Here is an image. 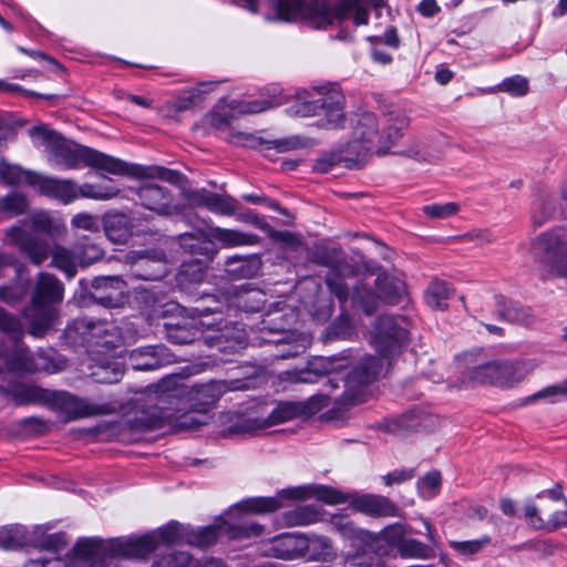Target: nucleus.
I'll return each mask as SVG.
<instances>
[{
	"instance_id": "obj_1",
	"label": "nucleus",
	"mask_w": 567,
	"mask_h": 567,
	"mask_svg": "<svg viewBox=\"0 0 567 567\" xmlns=\"http://www.w3.org/2000/svg\"><path fill=\"white\" fill-rule=\"evenodd\" d=\"M183 540V530L177 524H168L153 533L128 538L102 540L97 538L79 539L73 548L76 558L89 563L90 567H114L113 558H144L163 544Z\"/></svg>"
},
{
	"instance_id": "obj_2",
	"label": "nucleus",
	"mask_w": 567,
	"mask_h": 567,
	"mask_svg": "<svg viewBox=\"0 0 567 567\" xmlns=\"http://www.w3.org/2000/svg\"><path fill=\"white\" fill-rule=\"evenodd\" d=\"M0 329L8 334L0 346V372L2 371H44L55 373L64 368V361L51 357L45 351L30 358L28 349L21 343L23 330L20 321L0 308Z\"/></svg>"
},
{
	"instance_id": "obj_3",
	"label": "nucleus",
	"mask_w": 567,
	"mask_h": 567,
	"mask_svg": "<svg viewBox=\"0 0 567 567\" xmlns=\"http://www.w3.org/2000/svg\"><path fill=\"white\" fill-rule=\"evenodd\" d=\"M29 134L51 146L58 164L66 168H75L83 162L95 169L115 175L122 167L118 158L83 145L68 143L61 135L44 126L32 127L29 130Z\"/></svg>"
},
{
	"instance_id": "obj_4",
	"label": "nucleus",
	"mask_w": 567,
	"mask_h": 567,
	"mask_svg": "<svg viewBox=\"0 0 567 567\" xmlns=\"http://www.w3.org/2000/svg\"><path fill=\"white\" fill-rule=\"evenodd\" d=\"M409 126V118L400 110H392L382 118V131L380 123L373 113L360 114L353 127V135L360 138L367 146L361 147V154L371 152L377 147L379 154H385L402 136Z\"/></svg>"
},
{
	"instance_id": "obj_5",
	"label": "nucleus",
	"mask_w": 567,
	"mask_h": 567,
	"mask_svg": "<svg viewBox=\"0 0 567 567\" xmlns=\"http://www.w3.org/2000/svg\"><path fill=\"white\" fill-rule=\"evenodd\" d=\"M64 286L52 274L40 272L37 276L31 305L24 310L29 332L42 337L53 324L56 310L53 307L63 300Z\"/></svg>"
},
{
	"instance_id": "obj_6",
	"label": "nucleus",
	"mask_w": 567,
	"mask_h": 567,
	"mask_svg": "<svg viewBox=\"0 0 567 567\" xmlns=\"http://www.w3.org/2000/svg\"><path fill=\"white\" fill-rule=\"evenodd\" d=\"M307 498H316L328 505L342 504L349 499L340 491L327 485H305L281 489L272 497H251L245 499L234 506L228 515L236 517L240 512L267 514L281 508L284 499L302 501Z\"/></svg>"
},
{
	"instance_id": "obj_7",
	"label": "nucleus",
	"mask_w": 567,
	"mask_h": 567,
	"mask_svg": "<svg viewBox=\"0 0 567 567\" xmlns=\"http://www.w3.org/2000/svg\"><path fill=\"white\" fill-rule=\"evenodd\" d=\"M346 97L337 86L324 89L318 99L298 101L286 110L290 116L310 117L322 116L318 126L333 130L341 127L346 121Z\"/></svg>"
},
{
	"instance_id": "obj_8",
	"label": "nucleus",
	"mask_w": 567,
	"mask_h": 567,
	"mask_svg": "<svg viewBox=\"0 0 567 567\" xmlns=\"http://www.w3.org/2000/svg\"><path fill=\"white\" fill-rule=\"evenodd\" d=\"M529 373L527 360H494L467 370L471 381L492 384L501 388H513L520 383Z\"/></svg>"
},
{
	"instance_id": "obj_9",
	"label": "nucleus",
	"mask_w": 567,
	"mask_h": 567,
	"mask_svg": "<svg viewBox=\"0 0 567 567\" xmlns=\"http://www.w3.org/2000/svg\"><path fill=\"white\" fill-rule=\"evenodd\" d=\"M262 530L264 527L257 523L246 520L230 523L218 519L209 526L183 528V542L190 546L206 548L215 544L220 534H227L233 539H247L261 535Z\"/></svg>"
},
{
	"instance_id": "obj_10",
	"label": "nucleus",
	"mask_w": 567,
	"mask_h": 567,
	"mask_svg": "<svg viewBox=\"0 0 567 567\" xmlns=\"http://www.w3.org/2000/svg\"><path fill=\"white\" fill-rule=\"evenodd\" d=\"M560 527H567V499L556 484L534 499V529L553 532Z\"/></svg>"
},
{
	"instance_id": "obj_11",
	"label": "nucleus",
	"mask_w": 567,
	"mask_h": 567,
	"mask_svg": "<svg viewBox=\"0 0 567 567\" xmlns=\"http://www.w3.org/2000/svg\"><path fill=\"white\" fill-rule=\"evenodd\" d=\"M408 322L403 317L381 316L371 329V341L382 357L394 354L406 341Z\"/></svg>"
},
{
	"instance_id": "obj_12",
	"label": "nucleus",
	"mask_w": 567,
	"mask_h": 567,
	"mask_svg": "<svg viewBox=\"0 0 567 567\" xmlns=\"http://www.w3.org/2000/svg\"><path fill=\"white\" fill-rule=\"evenodd\" d=\"M194 313L190 316H181L177 318H173L172 320L165 322L164 329L167 339L176 344H188L197 340L202 333V328L206 327L208 329H213L216 324L220 322L207 321L206 312L208 311H219L218 308H200L195 307Z\"/></svg>"
},
{
	"instance_id": "obj_13",
	"label": "nucleus",
	"mask_w": 567,
	"mask_h": 567,
	"mask_svg": "<svg viewBox=\"0 0 567 567\" xmlns=\"http://www.w3.org/2000/svg\"><path fill=\"white\" fill-rule=\"evenodd\" d=\"M382 370L379 359L369 355L359 361L341 381L344 392L341 398L344 404H358L363 401V388L372 383Z\"/></svg>"
},
{
	"instance_id": "obj_14",
	"label": "nucleus",
	"mask_w": 567,
	"mask_h": 567,
	"mask_svg": "<svg viewBox=\"0 0 567 567\" xmlns=\"http://www.w3.org/2000/svg\"><path fill=\"white\" fill-rule=\"evenodd\" d=\"M353 18L355 25L368 23L369 13L360 6V0H340L334 9L326 6H317L315 9L308 10V20L316 28H327L334 21L343 22Z\"/></svg>"
},
{
	"instance_id": "obj_15",
	"label": "nucleus",
	"mask_w": 567,
	"mask_h": 567,
	"mask_svg": "<svg viewBox=\"0 0 567 567\" xmlns=\"http://www.w3.org/2000/svg\"><path fill=\"white\" fill-rule=\"evenodd\" d=\"M8 243L19 249L34 266L42 265L50 256L49 243L19 226H12L6 231Z\"/></svg>"
},
{
	"instance_id": "obj_16",
	"label": "nucleus",
	"mask_w": 567,
	"mask_h": 567,
	"mask_svg": "<svg viewBox=\"0 0 567 567\" xmlns=\"http://www.w3.org/2000/svg\"><path fill=\"white\" fill-rule=\"evenodd\" d=\"M48 406L63 412L66 422L109 412L106 405L91 404L65 391H52Z\"/></svg>"
},
{
	"instance_id": "obj_17",
	"label": "nucleus",
	"mask_w": 567,
	"mask_h": 567,
	"mask_svg": "<svg viewBox=\"0 0 567 567\" xmlns=\"http://www.w3.org/2000/svg\"><path fill=\"white\" fill-rule=\"evenodd\" d=\"M141 205L163 216H172L179 213V207L174 202L173 194L166 187L145 183L136 190Z\"/></svg>"
},
{
	"instance_id": "obj_18",
	"label": "nucleus",
	"mask_w": 567,
	"mask_h": 567,
	"mask_svg": "<svg viewBox=\"0 0 567 567\" xmlns=\"http://www.w3.org/2000/svg\"><path fill=\"white\" fill-rule=\"evenodd\" d=\"M538 249L545 252L544 262L549 264L553 270L563 277H567V259L564 254L567 248V231L558 230L540 235L537 238Z\"/></svg>"
},
{
	"instance_id": "obj_19",
	"label": "nucleus",
	"mask_w": 567,
	"mask_h": 567,
	"mask_svg": "<svg viewBox=\"0 0 567 567\" xmlns=\"http://www.w3.org/2000/svg\"><path fill=\"white\" fill-rule=\"evenodd\" d=\"M349 367L347 358H317L305 370L289 372V380L295 383H316L321 377L339 374Z\"/></svg>"
},
{
	"instance_id": "obj_20",
	"label": "nucleus",
	"mask_w": 567,
	"mask_h": 567,
	"mask_svg": "<svg viewBox=\"0 0 567 567\" xmlns=\"http://www.w3.org/2000/svg\"><path fill=\"white\" fill-rule=\"evenodd\" d=\"M131 367L136 371L156 370L175 361L174 354L164 344L134 349L128 355Z\"/></svg>"
},
{
	"instance_id": "obj_21",
	"label": "nucleus",
	"mask_w": 567,
	"mask_h": 567,
	"mask_svg": "<svg viewBox=\"0 0 567 567\" xmlns=\"http://www.w3.org/2000/svg\"><path fill=\"white\" fill-rule=\"evenodd\" d=\"M92 298L107 308L120 307L125 298V282L118 277H102L93 281Z\"/></svg>"
},
{
	"instance_id": "obj_22",
	"label": "nucleus",
	"mask_w": 567,
	"mask_h": 567,
	"mask_svg": "<svg viewBox=\"0 0 567 567\" xmlns=\"http://www.w3.org/2000/svg\"><path fill=\"white\" fill-rule=\"evenodd\" d=\"M351 506L365 515L373 517H395L399 516L398 506L385 496L365 494L354 496L350 502Z\"/></svg>"
},
{
	"instance_id": "obj_23",
	"label": "nucleus",
	"mask_w": 567,
	"mask_h": 567,
	"mask_svg": "<svg viewBox=\"0 0 567 567\" xmlns=\"http://www.w3.org/2000/svg\"><path fill=\"white\" fill-rule=\"evenodd\" d=\"M34 187L41 194L59 199L64 204L78 199V186L70 179H58L38 174Z\"/></svg>"
},
{
	"instance_id": "obj_24",
	"label": "nucleus",
	"mask_w": 567,
	"mask_h": 567,
	"mask_svg": "<svg viewBox=\"0 0 567 567\" xmlns=\"http://www.w3.org/2000/svg\"><path fill=\"white\" fill-rule=\"evenodd\" d=\"M118 163L122 165V167L120 168V172L115 173V175L158 178L173 185L179 184L183 179V175L179 172L166 167L130 164L120 158Z\"/></svg>"
},
{
	"instance_id": "obj_25",
	"label": "nucleus",
	"mask_w": 567,
	"mask_h": 567,
	"mask_svg": "<svg viewBox=\"0 0 567 567\" xmlns=\"http://www.w3.org/2000/svg\"><path fill=\"white\" fill-rule=\"evenodd\" d=\"M336 556L331 540L326 536L301 534V558L329 561Z\"/></svg>"
},
{
	"instance_id": "obj_26",
	"label": "nucleus",
	"mask_w": 567,
	"mask_h": 567,
	"mask_svg": "<svg viewBox=\"0 0 567 567\" xmlns=\"http://www.w3.org/2000/svg\"><path fill=\"white\" fill-rule=\"evenodd\" d=\"M261 260L256 255L233 256L225 261V271L231 279H249L258 275Z\"/></svg>"
},
{
	"instance_id": "obj_27",
	"label": "nucleus",
	"mask_w": 567,
	"mask_h": 567,
	"mask_svg": "<svg viewBox=\"0 0 567 567\" xmlns=\"http://www.w3.org/2000/svg\"><path fill=\"white\" fill-rule=\"evenodd\" d=\"M51 392L50 390L30 383H14L8 389V394L18 405L37 403L48 405Z\"/></svg>"
},
{
	"instance_id": "obj_28",
	"label": "nucleus",
	"mask_w": 567,
	"mask_h": 567,
	"mask_svg": "<svg viewBox=\"0 0 567 567\" xmlns=\"http://www.w3.org/2000/svg\"><path fill=\"white\" fill-rule=\"evenodd\" d=\"M267 554L285 560L301 558V534L286 533L275 537Z\"/></svg>"
},
{
	"instance_id": "obj_29",
	"label": "nucleus",
	"mask_w": 567,
	"mask_h": 567,
	"mask_svg": "<svg viewBox=\"0 0 567 567\" xmlns=\"http://www.w3.org/2000/svg\"><path fill=\"white\" fill-rule=\"evenodd\" d=\"M103 227L105 235L113 243H125L133 229V224L128 216L123 213L112 212L103 217Z\"/></svg>"
},
{
	"instance_id": "obj_30",
	"label": "nucleus",
	"mask_w": 567,
	"mask_h": 567,
	"mask_svg": "<svg viewBox=\"0 0 567 567\" xmlns=\"http://www.w3.org/2000/svg\"><path fill=\"white\" fill-rule=\"evenodd\" d=\"M248 1V9L251 12L257 11L256 3ZM318 3L310 4L306 0H277V13L281 20L292 21L299 18L308 19V10L315 9Z\"/></svg>"
},
{
	"instance_id": "obj_31",
	"label": "nucleus",
	"mask_w": 567,
	"mask_h": 567,
	"mask_svg": "<svg viewBox=\"0 0 567 567\" xmlns=\"http://www.w3.org/2000/svg\"><path fill=\"white\" fill-rule=\"evenodd\" d=\"M209 236L217 240L223 247L254 246L258 244L259 237L255 234L243 233L237 229L212 227Z\"/></svg>"
},
{
	"instance_id": "obj_32",
	"label": "nucleus",
	"mask_w": 567,
	"mask_h": 567,
	"mask_svg": "<svg viewBox=\"0 0 567 567\" xmlns=\"http://www.w3.org/2000/svg\"><path fill=\"white\" fill-rule=\"evenodd\" d=\"M230 388L225 381H212L189 388L188 398L199 405H212Z\"/></svg>"
},
{
	"instance_id": "obj_33",
	"label": "nucleus",
	"mask_w": 567,
	"mask_h": 567,
	"mask_svg": "<svg viewBox=\"0 0 567 567\" xmlns=\"http://www.w3.org/2000/svg\"><path fill=\"white\" fill-rule=\"evenodd\" d=\"M104 353L102 350H92V360L96 362V371H93V375L100 382L114 383L117 382L123 375V369L121 364L114 360L113 354L99 359L95 354Z\"/></svg>"
},
{
	"instance_id": "obj_34",
	"label": "nucleus",
	"mask_w": 567,
	"mask_h": 567,
	"mask_svg": "<svg viewBox=\"0 0 567 567\" xmlns=\"http://www.w3.org/2000/svg\"><path fill=\"white\" fill-rule=\"evenodd\" d=\"M181 247L189 254L212 258L215 254L213 243L202 233H185L177 237Z\"/></svg>"
},
{
	"instance_id": "obj_35",
	"label": "nucleus",
	"mask_w": 567,
	"mask_h": 567,
	"mask_svg": "<svg viewBox=\"0 0 567 567\" xmlns=\"http://www.w3.org/2000/svg\"><path fill=\"white\" fill-rule=\"evenodd\" d=\"M50 256L52 257V265L63 271L68 278L75 276L78 264H80L79 248L69 250L63 246H55L51 249Z\"/></svg>"
},
{
	"instance_id": "obj_36",
	"label": "nucleus",
	"mask_w": 567,
	"mask_h": 567,
	"mask_svg": "<svg viewBox=\"0 0 567 567\" xmlns=\"http://www.w3.org/2000/svg\"><path fill=\"white\" fill-rule=\"evenodd\" d=\"M186 382V378L179 374H172L163 378L156 384V392L161 394V401L188 396L190 386Z\"/></svg>"
},
{
	"instance_id": "obj_37",
	"label": "nucleus",
	"mask_w": 567,
	"mask_h": 567,
	"mask_svg": "<svg viewBox=\"0 0 567 567\" xmlns=\"http://www.w3.org/2000/svg\"><path fill=\"white\" fill-rule=\"evenodd\" d=\"M266 302V295L256 288L241 286L233 297V303L246 312H256L262 309Z\"/></svg>"
},
{
	"instance_id": "obj_38",
	"label": "nucleus",
	"mask_w": 567,
	"mask_h": 567,
	"mask_svg": "<svg viewBox=\"0 0 567 567\" xmlns=\"http://www.w3.org/2000/svg\"><path fill=\"white\" fill-rule=\"evenodd\" d=\"M453 295L451 286L442 280L434 279L430 282L424 292L426 303L435 310H445L447 301Z\"/></svg>"
},
{
	"instance_id": "obj_39",
	"label": "nucleus",
	"mask_w": 567,
	"mask_h": 567,
	"mask_svg": "<svg viewBox=\"0 0 567 567\" xmlns=\"http://www.w3.org/2000/svg\"><path fill=\"white\" fill-rule=\"evenodd\" d=\"M300 410L298 402H280L268 415L267 419L256 421V427L264 429L275 424L291 421L299 417Z\"/></svg>"
},
{
	"instance_id": "obj_40",
	"label": "nucleus",
	"mask_w": 567,
	"mask_h": 567,
	"mask_svg": "<svg viewBox=\"0 0 567 567\" xmlns=\"http://www.w3.org/2000/svg\"><path fill=\"white\" fill-rule=\"evenodd\" d=\"M133 275L144 280L159 279L165 274V262L163 259H151L148 257H140L132 267Z\"/></svg>"
},
{
	"instance_id": "obj_41",
	"label": "nucleus",
	"mask_w": 567,
	"mask_h": 567,
	"mask_svg": "<svg viewBox=\"0 0 567 567\" xmlns=\"http://www.w3.org/2000/svg\"><path fill=\"white\" fill-rule=\"evenodd\" d=\"M215 83H202L198 87L184 92L174 101V109L178 112L190 110L202 104L204 95L214 89Z\"/></svg>"
},
{
	"instance_id": "obj_42",
	"label": "nucleus",
	"mask_w": 567,
	"mask_h": 567,
	"mask_svg": "<svg viewBox=\"0 0 567 567\" xmlns=\"http://www.w3.org/2000/svg\"><path fill=\"white\" fill-rule=\"evenodd\" d=\"M37 176V173L24 171L18 165L0 162V178L8 185L27 183L34 186Z\"/></svg>"
},
{
	"instance_id": "obj_43",
	"label": "nucleus",
	"mask_w": 567,
	"mask_h": 567,
	"mask_svg": "<svg viewBox=\"0 0 567 567\" xmlns=\"http://www.w3.org/2000/svg\"><path fill=\"white\" fill-rule=\"evenodd\" d=\"M362 146H367V143L360 138H355V136L352 134V140L349 142L346 148L342 150L341 155L336 162L343 163L348 168H357L361 166V164L367 161L370 154V152L361 154Z\"/></svg>"
},
{
	"instance_id": "obj_44",
	"label": "nucleus",
	"mask_w": 567,
	"mask_h": 567,
	"mask_svg": "<svg viewBox=\"0 0 567 567\" xmlns=\"http://www.w3.org/2000/svg\"><path fill=\"white\" fill-rule=\"evenodd\" d=\"M320 512L313 505L298 506L284 514V520L288 526L310 525L318 522Z\"/></svg>"
},
{
	"instance_id": "obj_45",
	"label": "nucleus",
	"mask_w": 567,
	"mask_h": 567,
	"mask_svg": "<svg viewBox=\"0 0 567 567\" xmlns=\"http://www.w3.org/2000/svg\"><path fill=\"white\" fill-rule=\"evenodd\" d=\"M398 553L402 558L414 559H429L435 556L431 546L423 544L417 539L406 537L401 540Z\"/></svg>"
},
{
	"instance_id": "obj_46",
	"label": "nucleus",
	"mask_w": 567,
	"mask_h": 567,
	"mask_svg": "<svg viewBox=\"0 0 567 567\" xmlns=\"http://www.w3.org/2000/svg\"><path fill=\"white\" fill-rule=\"evenodd\" d=\"M496 311L498 318L508 322H523L527 318V313L519 302L502 296L496 297Z\"/></svg>"
},
{
	"instance_id": "obj_47",
	"label": "nucleus",
	"mask_w": 567,
	"mask_h": 567,
	"mask_svg": "<svg viewBox=\"0 0 567 567\" xmlns=\"http://www.w3.org/2000/svg\"><path fill=\"white\" fill-rule=\"evenodd\" d=\"M377 288L381 297L389 303H396L404 291V286L400 280L380 275L375 279Z\"/></svg>"
},
{
	"instance_id": "obj_48",
	"label": "nucleus",
	"mask_w": 567,
	"mask_h": 567,
	"mask_svg": "<svg viewBox=\"0 0 567 567\" xmlns=\"http://www.w3.org/2000/svg\"><path fill=\"white\" fill-rule=\"evenodd\" d=\"M408 155L419 162L433 163L440 158L441 151L429 140H419L408 150Z\"/></svg>"
},
{
	"instance_id": "obj_49",
	"label": "nucleus",
	"mask_w": 567,
	"mask_h": 567,
	"mask_svg": "<svg viewBox=\"0 0 567 567\" xmlns=\"http://www.w3.org/2000/svg\"><path fill=\"white\" fill-rule=\"evenodd\" d=\"M352 299L368 316L379 307V297L365 285L354 287Z\"/></svg>"
},
{
	"instance_id": "obj_50",
	"label": "nucleus",
	"mask_w": 567,
	"mask_h": 567,
	"mask_svg": "<svg viewBox=\"0 0 567 567\" xmlns=\"http://www.w3.org/2000/svg\"><path fill=\"white\" fill-rule=\"evenodd\" d=\"M205 208L219 215H233L238 208V202L228 195L212 193Z\"/></svg>"
},
{
	"instance_id": "obj_51",
	"label": "nucleus",
	"mask_w": 567,
	"mask_h": 567,
	"mask_svg": "<svg viewBox=\"0 0 567 567\" xmlns=\"http://www.w3.org/2000/svg\"><path fill=\"white\" fill-rule=\"evenodd\" d=\"M120 189L113 186H94L92 184H84L78 187V198L86 197L97 200H107L116 197Z\"/></svg>"
},
{
	"instance_id": "obj_52",
	"label": "nucleus",
	"mask_w": 567,
	"mask_h": 567,
	"mask_svg": "<svg viewBox=\"0 0 567 567\" xmlns=\"http://www.w3.org/2000/svg\"><path fill=\"white\" fill-rule=\"evenodd\" d=\"M421 426L420 419L414 413H406L388 423V431L395 435H404L406 432L417 430Z\"/></svg>"
},
{
	"instance_id": "obj_53",
	"label": "nucleus",
	"mask_w": 567,
	"mask_h": 567,
	"mask_svg": "<svg viewBox=\"0 0 567 567\" xmlns=\"http://www.w3.org/2000/svg\"><path fill=\"white\" fill-rule=\"evenodd\" d=\"M93 338H96V347L105 349L106 352L117 347L120 338L115 333H111L110 329L104 323H95L91 327Z\"/></svg>"
},
{
	"instance_id": "obj_54",
	"label": "nucleus",
	"mask_w": 567,
	"mask_h": 567,
	"mask_svg": "<svg viewBox=\"0 0 567 567\" xmlns=\"http://www.w3.org/2000/svg\"><path fill=\"white\" fill-rule=\"evenodd\" d=\"M308 145L307 140L292 135L288 137L271 140L266 142V150H275L278 153L300 150Z\"/></svg>"
},
{
	"instance_id": "obj_55",
	"label": "nucleus",
	"mask_w": 567,
	"mask_h": 567,
	"mask_svg": "<svg viewBox=\"0 0 567 567\" xmlns=\"http://www.w3.org/2000/svg\"><path fill=\"white\" fill-rule=\"evenodd\" d=\"M172 413L162 406H153L141 419L142 423L150 430L162 427L164 424L169 423Z\"/></svg>"
},
{
	"instance_id": "obj_56",
	"label": "nucleus",
	"mask_w": 567,
	"mask_h": 567,
	"mask_svg": "<svg viewBox=\"0 0 567 567\" xmlns=\"http://www.w3.org/2000/svg\"><path fill=\"white\" fill-rule=\"evenodd\" d=\"M489 543H491V537L485 535V536H483L478 539H474V540H464V542L452 540V542H450V546L460 555L470 556V555L477 554L484 547H486Z\"/></svg>"
},
{
	"instance_id": "obj_57",
	"label": "nucleus",
	"mask_w": 567,
	"mask_h": 567,
	"mask_svg": "<svg viewBox=\"0 0 567 567\" xmlns=\"http://www.w3.org/2000/svg\"><path fill=\"white\" fill-rule=\"evenodd\" d=\"M330 398L327 394H315L306 401L298 402L300 415L302 417H309L328 406Z\"/></svg>"
},
{
	"instance_id": "obj_58",
	"label": "nucleus",
	"mask_w": 567,
	"mask_h": 567,
	"mask_svg": "<svg viewBox=\"0 0 567 567\" xmlns=\"http://www.w3.org/2000/svg\"><path fill=\"white\" fill-rule=\"evenodd\" d=\"M190 563V556L186 551L172 550L162 555L152 567H187Z\"/></svg>"
},
{
	"instance_id": "obj_59",
	"label": "nucleus",
	"mask_w": 567,
	"mask_h": 567,
	"mask_svg": "<svg viewBox=\"0 0 567 567\" xmlns=\"http://www.w3.org/2000/svg\"><path fill=\"white\" fill-rule=\"evenodd\" d=\"M528 80L520 75L507 78L498 85L499 91L508 92L509 94L517 96L525 95L528 92Z\"/></svg>"
},
{
	"instance_id": "obj_60",
	"label": "nucleus",
	"mask_w": 567,
	"mask_h": 567,
	"mask_svg": "<svg viewBox=\"0 0 567 567\" xmlns=\"http://www.w3.org/2000/svg\"><path fill=\"white\" fill-rule=\"evenodd\" d=\"M460 205L456 203L431 204L423 207V213L430 218H447L457 214Z\"/></svg>"
},
{
	"instance_id": "obj_61",
	"label": "nucleus",
	"mask_w": 567,
	"mask_h": 567,
	"mask_svg": "<svg viewBox=\"0 0 567 567\" xmlns=\"http://www.w3.org/2000/svg\"><path fill=\"white\" fill-rule=\"evenodd\" d=\"M561 395L567 396V379L559 384L546 386L543 390L534 393V402L546 401L551 403Z\"/></svg>"
},
{
	"instance_id": "obj_62",
	"label": "nucleus",
	"mask_w": 567,
	"mask_h": 567,
	"mask_svg": "<svg viewBox=\"0 0 567 567\" xmlns=\"http://www.w3.org/2000/svg\"><path fill=\"white\" fill-rule=\"evenodd\" d=\"M326 284L340 302H346L348 300L349 287L337 272H330L327 276Z\"/></svg>"
},
{
	"instance_id": "obj_63",
	"label": "nucleus",
	"mask_w": 567,
	"mask_h": 567,
	"mask_svg": "<svg viewBox=\"0 0 567 567\" xmlns=\"http://www.w3.org/2000/svg\"><path fill=\"white\" fill-rule=\"evenodd\" d=\"M404 527L402 525H389L380 533V538L386 542L391 546H395L399 549V545L404 539Z\"/></svg>"
},
{
	"instance_id": "obj_64",
	"label": "nucleus",
	"mask_w": 567,
	"mask_h": 567,
	"mask_svg": "<svg viewBox=\"0 0 567 567\" xmlns=\"http://www.w3.org/2000/svg\"><path fill=\"white\" fill-rule=\"evenodd\" d=\"M352 324L348 316H340L329 328V336L332 338L346 339L351 334Z\"/></svg>"
}]
</instances>
